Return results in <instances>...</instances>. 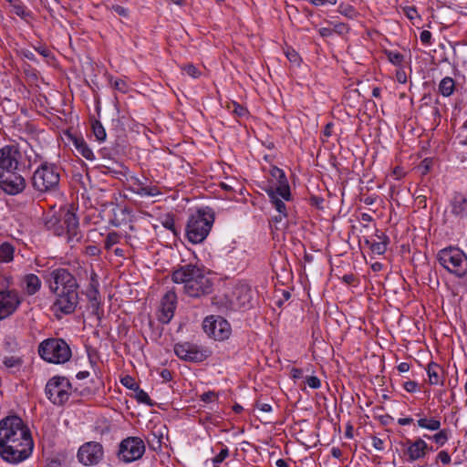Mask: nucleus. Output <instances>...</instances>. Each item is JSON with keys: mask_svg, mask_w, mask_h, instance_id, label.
Here are the masks:
<instances>
[{"mask_svg": "<svg viewBox=\"0 0 467 467\" xmlns=\"http://www.w3.org/2000/svg\"><path fill=\"white\" fill-rule=\"evenodd\" d=\"M310 1L315 5H335L337 4V0H310Z\"/></svg>", "mask_w": 467, "mask_h": 467, "instance_id": "4d7b16f0", "label": "nucleus"}, {"mask_svg": "<svg viewBox=\"0 0 467 467\" xmlns=\"http://www.w3.org/2000/svg\"><path fill=\"white\" fill-rule=\"evenodd\" d=\"M121 383L127 387L128 389H138V384L136 383V381L134 380L133 378H131L130 376H126L124 377L122 379H121Z\"/></svg>", "mask_w": 467, "mask_h": 467, "instance_id": "37998d69", "label": "nucleus"}, {"mask_svg": "<svg viewBox=\"0 0 467 467\" xmlns=\"http://www.w3.org/2000/svg\"><path fill=\"white\" fill-rule=\"evenodd\" d=\"M120 235L116 232H110L108 234L104 245L107 250L111 249V247L119 242Z\"/></svg>", "mask_w": 467, "mask_h": 467, "instance_id": "e433bc0d", "label": "nucleus"}, {"mask_svg": "<svg viewBox=\"0 0 467 467\" xmlns=\"http://www.w3.org/2000/svg\"><path fill=\"white\" fill-rule=\"evenodd\" d=\"M21 154L14 145H6L0 149V169L2 171L16 170Z\"/></svg>", "mask_w": 467, "mask_h": 467, "instance_id": "dca6fc26", "label": "nucleus"}, {"mask_svg": "<svg viewBox=\"0 0 467 467\" xmlns=\"http://www.w3.org/2000/svg\"><path fill=\"white\" fill-rule=\"evenodd\" d=\"M431 438L437 444H439L440 446H442L448 441V431L441 430L439 432H437L436 434H434Z\"/></svg>", "mask_w": 467, "mask_h": 467, "instance_id": "ea45409f", "label": "nucleus"}, {"mask_svg": "<svg viewBox=\"0 0 467 467\" xmlns=\"http://www.w3.org/2000/svg\"><path fill=\"white\" fill-rule=\"evenodd\" d=\"M49 288L57 296L54 309L68 315L78 304V284L75 276L65 268L54 269L49 274Z\"/></svg>", "mask_w": 467, "mask_h": 467, "instance_id": "f03ea898", "label": "nucleus"}, {"mask_svg": "<svg viewBox=\"0 0 467 467\" xmlns=\"http://www.w3.org/2000/svg\"><path fill=\"white\" fill-rule=\"evenodd\" d=\"M205 334L214 340L223 341L230 337L232 327L229 322L221 316H208L202 322Z\"/></svg>", "mask_w": 467, "mask_h": 467, "instance_id": "1a4fd4ad", "label": "nucleus"}, {"mask_svg": "<svg viewBox=\"0 0 467 467\" xmlns=\"http://www.w3.org/2000/svg\"><path fill=\"white\" fill-rule=\"evenodd\" d=\"M182 69L191 77L197 78L200 77V70L192 64L185 65Z\"/></svg>", "mask_w": 467, "mask_h": 467, "instance_id": "a19ab883", "label": "nucleus"}, {"mask_svg": "<svg viewBox=\"0 0 467 467\" xmlns=\"http://www.w3.org/2000/svg\"><path fill=\"white\" fill-rule=\"evenodd\" d=\"M214 223V213L210 208L199 209L192 213L186 225V237L192 244H201L208 236Z\"/></svg>", "mask_w": 467, "mask_h": 467, "instance_id": "20e7f679", "label": "nucleus"}, {"mask_svg": "<svg viewBox=\"0 0 467 467\" xmlns=\"http://www.w3.org/2000/svg\"><path fill=\"white\" fill-rule=\"evenodd\" d=\"M77 457L83 465H96L102 461L104 450L99 442L88 441L79 447Z\"/></svg>", "mask_w": 467, "mask_h": 467, "instance_id": "9b49d317", "label": "nucleus"}, {"mask_svg": "<svg viewBox=\"0 0 467 467\" xmlns=\"http://www.w3.org/2000/svg\"><path fill=\"white\" fill-rule=\"evenodd\" d=\"M379 241H373L370 244V249L373 253L377 254H383L387 250V241L388 237L383 234L380 233V235H377Z\"/></svg>", "mask_w": 467, "mask_h": 467, "instance_id": "a878e982", "label": "nucleus"}, {"mask_svg": "<svg viewBox=\"0 0 467 467\" xmlns=\"http://www.w3.org/2000/svg\"><path fill=\"white\" fill-rule=\"evenodd\" d=\"M3 364L7 369L19 370L23 365V359L17 356H5L3 358Z\"/></svg>", "mask_w": 467, "mask_h": 467, "instance_id": "cd10ccee", "label": "nucleus"}, {"mask_svg": "<svg viewBox=\"0 0 467 467\" xmlns=\"http://www.w3.org/2000/svg\"><path fill=\"white\" fill-rule=\"evenodd\" d=\"M292 377L294 379H300L302 377L303 371L300 368H292L291 370Z\"/></svg>", "mask_w": 467, "mask_h": 467, "instance_id": "774afa93", "label": "nucleus"}, {"mask_svg": "<svg viewBox=\"0 0 467 467\" xmlns=\"http://www.w3.org/2000/svg\"><path fill=\"white\" fill-rule=\"evenodd\" d=\"M12 12L19 17L26 19L30 16V12L26 10V6L23 5L21 0H16V3L12 4Z\"/></svg>", "mask_w": 467, "mask_h": 467, "instance_id": "2f4dec72", "label": "nucleus"}, {"mask_svg": "<svg viewBox=\"0 0 467 467\" xmlns=\"http://www.w3.org/2000/svg\"><path fill=\"white\" fill-rule=\"evenodd\" d=\"M372 446L377 451H383L384 450V441L380 438L373 436L372 437Z\"/></svg>", "mask_w": 467, "mask_h": 467, "instance_id": "603ef678", "label": "nucleus"}, {"mask_svg": "<svg viewBox=\"0 0 467 467\" xmlns=\"http://www.w3.org/2000/svg\"><path fill=\"white\" fill-rule=\"evenodd\" d=\"M451 213L459 221L467 219V197L459 192L450 201Z\"/></svg>", "mask_w": 467, "mask_h": 467, "instance_id": "6ab92c4d", "label": "nucleus"}, {"mask_svg": "<svg viewBox=\"0 0 467 467\" xmlns=\"http://www.w3.org/2000/svg\"><path fill=\"white\" fill-rule=\"evenodd\" d=\"M111 10H113L114 12H116L119 16H121L123 17H127L128 15H129V11L127 8L123 7V6H120L119 5H113L111 6Z\"/></svg>", "mask_w": 467, "mask_h": 467, "instance_id": "de8ad7c7", "label": "nucleus"}, {"mask_svg": "<svg viewBox=\"0 0 467 467\" xmlns=\"http://www.w3.org/2000/svg\"><path fill=\"white\" fill-rule=\"evenodd\" d=\"M386 55L389 61L395 66H399L404 61V56L399 52L386 51Z\"/></svg>", "mask_w": 467, "mask_h": 467, "instance_id": "58836bf2", "label": "nucleus"}, {"mask_svg": "<svg viewBox=\"0 0 467 467\" xmlns=\"http://www.w3.org/2000/svg\"><path fill=\"white\" fill-rule=\"evenodd\" d=\"M407 444V455L409 460L411 462L425 457L427 451H429L427 443L420 438H418L414 441H408Z\"/></svg>", "mask_w": 467, "mask_h": 467, "instance_id": "412c9836", "label": "nucleus"}, {"mask_svg": "<svg viewBox=\"0 0 467 467\" xmlns=\"http://www.w3.org/2000/svg\"><path fill=\"white\" fill-rule=\"evenodd\" d=\"M202 269L192 264L185 265L175 269L171 275V279L176 284H183V290L186 293L187 285L190 282L198 277Z\"/></svg>", "mask_w": 467, "mask_h": 467, "instance_id": "f3484780", "label": "nucleus"}, {"mask_svg": "<svg viewBox=\"0 0 467 467\" xmlns=\"http://www.w3.org/2000/svg\"><path fill=\"white\" fill-rule=\"evenodd\" d=\"M215 394L214 392H212V391H209V392H205L202 395V400L205 401V402H210L213 400V399L214 398Z\"/></svg>", "mask_w": 467, "mask_h": 467, "instance_id": "e2e57ef3", "label": "nucleus"}, {"mask_svg": "<svg viewBox=\"0 0 467 467\" xmlns=\"http://www.w3.org/2000/svg\"><path fill=\"white\" fill-rule=\"evenodd\" d=\"M455 89V82L454 80L450 78L446 77L442 78L439 84V91L441 94L444 97L451 96Z\"/></svg>", "mask_w": 467, "mask_h": 467, "instance_id": "393cba45", "label": "nucleus"}, {"mask_svg": "<svg viewBox=\"0 0 467 467\" xmlns=\"http://www.w3.org/2000/svg\"><path fill=\"white\" fill-rule=\"evenodd\" d=\"M47 230L54 234L61 236L67 234L68 243L78 242L81 234L78 231V220L74 213L67 209H60L58 212H48L44 218Z\"/></svg>", "mask_w": 467, "mask_h": 467, "instance_id": "7ed1b4c3", "label": "nucleus"}, {"mask_svg": "<svg viewBox=\"0 0 467 467\" xmlns=\"http://www.w3.org/2000/svg\"><path fill=\"white\" fill-rule=\"evenodd\" d=\"M0 187L6 193L16 195L24 191L26 181L15 170L5 171L0 172Z\"/></svg>", "mask_w": 467, "mask_h": 467, "instance_id": "f8f14e48", "label": "nucleus"}, {"mask_svg": "<svg viewBox=\"0 0 467 467\" xmlns=\"http://www.w3.org/2000/svg\"><path fill=\"white\" fill-rule=\"evenodd\" d=\"M134 391L135 398L139 402L147 404L149 406H153V403L151 402L150 398L146 391L140 389L139 387L137 389H134Z\"/></svg>", "mask_w": 467, "mask_h": 467, "instance_id": "4c0bfd02", "label": "nucleus"}, {"mask_svg": "<svg viewBox=\"0 0 467 467\" xmlns=\"http://www.w3.org/2000/svg\"><path fill=\"white\" fill-rule=\"evenodd\" d=\"M22 303V297L16 290L0 291V320L13 315Z\"/></svg>", "mask_w": 467, "mask_h": 467, "instance_id": "4468645a", "label": "nucleus"}, {"mask_svg": "<svg viewBox=\"0 0 467 467\" xmlns=\"http://www.w3.org/2000/svg\"><path fill=\"white\" fill-rule=\"evenodd\" d=\"M10 286V282L5 275H0V291L2 289H7Z\"/></svg>", "mask_w": 467, "mask_h": 467, "instance_id": "bf43d9fd", "label": "nucleus"}, {"mask_svg": "<svg viewBox=\"0 0 467 467\" xmlns=\"http://www.w3.org/2000/svg\"><path fill=\"white\" fill-rule=\"evenodd\" d=\"M409 369H410V364L407 362H401L398 366V370L400 372H407V371H409Z\"/></svg>", "mask_w": 467, "mask_h": 467, "instance_id": "338daca9", "label": "nucleus"}, {"mask_svg": "<svg viewBox=\"0 0 467 467\" xmlns=\"http://www.w3.org/2000/svg\"><path fill=\"white\" fill-rule=\"evenodd\" d=\"M71 384L65 377H53L46 385L47 399L55 405H63L70 396Z\"/></svg>", "mask_w": 467, "mask_h": 467, "instance_id": "6e6552de", "label": "nucleus"}, {"mask_svg": "<svg viewBox=\"0 0 467 467\" xmlns=\"http://www.w3.org/2000/svg\"><path fill=\"white\" fill-rule=\"evenodd\" d=\"M332 33H333V30L331 28L322 27L319 29V34L323 37L330 36H332Z\"/></svg>", "mask_w": 467, "mask_h": 467, "instance_id": "0e129e2a", "label": "nucleus"}, {"mask_svg": "<svg viewBox=\"0 0 467 467\" xmlns=\"http://www.w3.org/2000/svg\"><path fill=\"white\" fill-rule=\"evenodd\" d=\"M420 39L424 45H430L431 40V33L428 30L421 31Z\"/></svg>", "mask_w": 467, "mask_h": 467, "instance_id": "3c124183", "label": "nucleus"}, {"mask_svg": "<svg viewBox=\"0 0 467 467\" xmlns=\"http://www.w3.org/2000/svg\"><path fill=\"white\" fill-rule=\"evenodd\" d=\"M438 460L443 464H449L451 462V456L445 451H441L437 455Z\"/></svg>", "mask_w": 467, "mask_h": 467, "instance_id": "8fccbe9b", "label": "nucleus"}, {"mask_svg": "<svg viewBox=\"0 0 467 467\" xmlns=\"http://www.w3.org/2000/svg\"><path fill=\"white\" fill-rule=\"evenodd\" d=\"M111 85L115 89L122 93H126L128 91V85L122 79L117 78L114 81H111Z\"/></svg>", "mask_w": 467, "mask_h": 467, "instance_id": "79ce46f5", "label": "nucleus"}, {"mask_svg": "<svg viewBox=\"0 0 467 467\" xmlns=\"http://www.w3.org/2000/svg\"><path fill=\"white\" fill-rule=\"evenodd\" d=\"M256 408L263 412H270L272 410L271 405L266 404V403H262L259 401L256 402Z\"/></svg>", "mask_w": 467, "mask_h": 467, "instance_id": "13d9d810", "label": "nucleus"}, {"mask_svg": "<svg viewBox=\"0 0 467 467\" xmlns=\"http://www.w3.org/2000/svg\"><path fill=\"white\" fill-rule=\"evenodd\" d=\"M438 261L447 271L457 276L467 274V256L459 248L448 247L441 250Z\"/></svg>", "mask_w": 467, "mask_h": 467, "instance_id": "0eeeda50", "label": "nucleus"}, {"mask_svg": "<svg viewBox=\"0 0 467 467\" xmlns=\"http://www.w3.org/2000/svg\"><path fill=\"white\" fill-rule=\"evenodd\" d=\"M73 145L77 151L87 160H94V154L92 150L88 147L87 142L82 138H75L73 140Z\"/></svg>", "mask_w": 467, "mask_h": 467, "instance_id": "b1692460", "label": "nucleus"}, {"mask_svg": "<svg viewBox=\"0 0 467 467\" xmlns=\"http://www.w3.org/2000/svg\"><path fill=\"white\" fill-rule=\"evenodd\" d=\"M417 388H418V383L416 381L409 380L404 383V389L408 392H410V393L415 392Z\"/></svg>", "mask_w": 467, "mask_h": 467, "instance_id": "864d4df0", "label": "nucleus"}, {"mask_svg": "<svg viewBox=\"0 0 467 467\" xmlns=\"http://www.w3.org/2000/svg\"><path fill=\"white\" fill-rule=\"evenodd\" d=\"M213 291V282L205 275L203 270L200 271L198 277L190 282L187 285L186 294L192 297H200L210 294Z\"/></svg>", "mask_w": 467, "mask_h": 467, "instance_id": "2eb2a0df", "label": "nucleus"}, {"mask_svg": "<svg viewBox=\"0 0 467 467\" xmlns=\"http://www.w3.org/2000/svg\"><path fill=\"white\" fill-rule=\"evenodd\" d=\"M145 452V443L140 437H128L119 447L118 457L124 462H132L142 457Z\"/></svg>", "mask_w": 467, "mask_h": 467, "instance_id": "9d476101", "label": "nucleus"}, {"mask_svg": "<svg viewBox=\"0 0 467 467\" xmlns=\"http://www.w3.org/2000/svg\"><path fill=\"white\" fill-rule=\"evenodd\" d=\"M161 377L163 379L164 381H170L172 379L171 372L169 369H162L161 371Z\"/></svg>", "mask_w": 467, "mask_h": 467, "instance_id": "052dcab7", "label": "nucleus"}, {"mask_svg": "<svg viewBox=\"0 0 467 467\" xmlns=\"http://www.w3.org/2000/svg\"><path fill=\"white\" fill-rule=\"evenodd\" d=\"M14 257V247L8 244L4 243L0 245V261L1 262H10Z\"/></svg>", "mask_w": 467, "mask_h": 467, "instance_id": "c756f323", "label": "nucleus"}, {"mask_svg": "<svg viewBox=\"0 0 467 467\" xmlns=\"http://www.w3.org/2000/svg\"><path fill=\"white\" fill-rule=\"evenodd\" d=\"M162 225L168 229V230H171V232H173L175 234H176V231H175V223H174V219L171 216H168L166 217L163 221H162Z\"/></svg>", "mask_w": 467, "mask_h": 467, "instance_id": "49530a36", "label": "nucleus"}, {"mask_svg": "<svg viewBox=\"0 0 467 467\" xmlns=\"http://www.w3.org/2000/svg\"><path fill=\"white\" fill-rule=\"evenodd\" d=\"M174 353L179 358L190 362H202L208 357L205 350L190 342L176 343Z\"/></svg>", "mask_w": 467, "mask_h": 467, "instance_id": "ddd939ff", "label": "nucleus"}, {"mask_svg": "<svg viewBox=\"0 0 467 467\" xmlns=\"http://www.w3.org/2000/svg\"><path fill=\"white\" fill-rule=\"evenodd\" d=\"M134 192L140 196H149L153 197L157 196L161 193L160 190L156 186H143L140 184L135 190Z\"/></svg>", "mask_w": 467, "mask_h": 467, "instance_id": "c85d7f7f", "label": "nucleus"}, {"mask_svg": "<svg viewBox=\"0 0 467 467\" xmlns=\"http://www.w3.org/2000/svg\"><path fill=\"white\" fill-rule=\"evenodd\" d=\"M32 186L39 192L56 191L60 182V169L54 163L43 162L33 173Z\"/></svg>", "mask_w": 467, "mask_h": 467, "instance_id": "39448f33", "label": "nucleus"}, {"mask_svg": "<svg viewBox=\"0 0 467 467\" xmlns=\"http://www.w3.org/2000/svg\"><path fill=\"white\" fill-rule=\"evenodd\" d=\"M272 177L276 180L277 186L274 187L275 190L279 192V195L283 198V200L289 201L291 198L290 187L287 182L286 177L283 170L273 167L270 171Z\"/></svg>", "mask_w": 467, "mask_h": 467, "instance_id": "aec40b11", "label": "nucleus"}, {"mask_svg": "<svg viewBox=\"0 0 467 467\" xmlns=\"http://www.w3.org/2000/svg\"><path fill=\"white\" fill-rule=\"evenodd\" d=\"M177 304V296L173 291H168L161 302L160 313L158 319L162 324H168L174 316V310Z\"/></svg>", "mask_w": 467, "mask_h": 467, "instance_id": "a211bd4d", "label": "nucleus"}, {"mask_svg": "<svg viewBox=\"0 0 467 467\" xmlns=\"http://www.w3.org/2000/svg\"><path fill=\"white\" fill-rule=\"evenodd\" d=\"M87 296L88 298V300L90 302H92V306L94 307L95 306H99V292L97 288V285L95 284H90L89 285V287L87 291Z\"/></svg>", "mask_w": 467, "mask_h": 467, "instance_id": "72a5a7b5", "label": "nucleus"}, {"mask_svg": "<svg viewBox=\"0 0 467 467\" xmlns=\"http://www.w3.org/2000/svg\"><path fill=\"white\" fill-rule=\"evenodd\" d=\"M440 370H441V368L437 364H435V363L429 364L427 372H428V376H429V382L431 385H437L440 383V375H439Z\"/></svg>", "mask_w": 467, "mask_h": 467, "instance_id": "7c9ffc66", "label": "nucleus"}, {"mask_svg": "<svg viewBox=\"0 0 467 467\" xmlns=\"http://www.w3.org/2000/svg\"><path fill=\"white\" fill-rule=\"evenodd\" d=\"M306 383L311 389H318L321 385L320 379L316 376H309L306 379Z\"/></svg>", "mask_w": 467, "mask_h": 467, "instance_id": "a18cd8bd", "label": "nucleus"}, {"mask_svg": "<svg viewBox=\"0 0 467 467\" xmlns=\"http://www.w3.org/2000/svg\"><path fill=\"white\" fill-rule=\"evenodd\" d=\"M396 79L399 83L404 84L407 82V75L403 69H399L396 72Z\"/></svg>", "mask_w": 467, "mask_h": 467, "instance_id": "6e6d98bb", "label": "nucleus"}, {"mask_svg": "<svg viewBox=\"0 0 467 467\" xmlns=\"http://www.w3.org/2000/svg\"><path fill=\"white\" fill-rule=\"evenodd\" d=\"M417 423L419 427L430 431H437L441 427V421L436 418H420Z\"/></svg>", "mask_w": 467, "mask_h": 467, "instance_id": "bb28decb", "label": "nucleus"}, {"mask_svg": "<svg viewBox=\"0 0 467 467\" xmlns=\"http://www.w3.org/2000/svg\"><path fill=\"white\" fill-rule=\"evenodd\" d=\"M31 431L24 420L16 415H9L0 420V456L7 462L19 463L33 451Z\"/></svg>", "mask_w": 467, "mask_h": 467, "instance_id": "f257e3e1", "label": "nucleus"}, {"mask_svg": "<svg viewBox=\"0 0 467 467\" xmlns=\"http://www.w3.org/2000/svg\"><path fill=\"white\" fill-rule=\"evenodd\" d=\"M228 109L232 111V113L239 118H244L248 115V110L236 102H231V104L228 106Z\"/></svg>", "mask_w": 467, "mask_h": 467, "instance_id": "f704fd0d", "label": "nucleus"}, {"mask_svg": "<svg viewBox=\"0 0 467 467\" xmlns=\"http://www.w3.org/2000/svg\"><path fill=\"white\" fill-rule=\"evenodd\" d=\"M92 130L99 141H103L106 139V131L102 124L99 120L92 122Z\"/></svg>", "mask_w": 467, "mask_h": 467, "instance_id": "473e14b6", "label": "nucleus"}, {"mask_svg": "<svg viewBox=\"0 0 467 467\" xmlns=\"http://www.w3.org/2000/svg\"><path fill=\"white\" fill-rule=\"evenodd\" d=\"M41 281L37 275L34 274L26 275L22 279V288L28 296H33L39 291Z\"/></svg>", "mask_w": 467, "mask_h": 467, "instance_id": "4be33fe9", "label": "nucleus"}, {"mask_svg": "<svg viewBox=\"0 0 467 467\" xmlns=\"http://www.w3.org/2000/svg\"><path fill=\"white\" fill-rule=\"evenodd\" d=\"M229 455L228 448H223L221 451L213 459L214 464H219L223 462L226 457Z\"/></svg>", "mask_w": 467, "mask_h": 467, "instance_id": "c03bdc74", "label": "nucleus"}, {"mask_svg": "<svg viewBox=\"0 0 467 467\" xmlns=\"http://www.w3.org/2000/svg\"><path fill=\"white\" fill-rule=\"evenodd\" d=\"M39 356L49 363L64 364L71 358V349L61 338H47L38 347Z\"/></svg>", "mask_w": 467, "mask_h": 467, "instance_id": "423d86ee", "label": "nucleus"}, {"mask_svg": "<svg viewBox=\"0 0 467 467\" xmlns=\"http://www.w3.org/2000/svg\"><path fill=\"white\" fill-rule=\"evenodd\" d=\"M287 216V213H278L277 215H274L272 217V221L275 223H279L283 221L284 218H285Z\"/></svg>", "mask_w": 467, "mask_h": 467, "instance_id": "680f3d73", "label": "nucleus"}, {"mask_svg": "<svg viewBox=\"0 0 467 467\" xmlns=\"http://www.w3.org/2000/svg\"><path fill=\"white\" fill-rule=\"evenodd\" d=\"M332 127H333V123L329 122L326 125L324 130H323V134L324 136L326 137H330L331 134H332Z\"/></svg>", "mask_w": 467, "mask_h": 467, "instance_id": "69168bd1", "label": "nucleus"}, {"mask_svg": "<svg viewBox=\"0 0 467 467\" xmlns=\"http://www.w3.org/2000/svg\"><path fill=\"white\" fill-rule=\"evenodd\" d=\"M332 30H333V32L342 35V34L348 32V28L347 25H345L343 23H339V24H336Z\"/></svg>", "mask_w": 467, "mask_h": 467, "instance_id": "5fc2aeb1", "label": "nucleus"}, {"mask_svg": "<svg viewBox=\"0 0 467 467\" xmlns=\"http://www.w3.org/2000/svg\"><path fill=\"white\" fill-rule=\"evenodd\" d=\"M271 203L275 206L277 213H286V206L283 202V198L279 195V192L275 190L274 186H269L265 189Z\"/></svg>", "mask_w": 467, "mask_h": 467, "instance_id": "5701e85b", "label": "nucleus"}, {"mask_svg": "<svg viewBox=\"0 0 467 467\" xmlns=\"http://www.w3.org/2000/svg\"><path fill=\"white\" fill-rule=\"evenodd\" d=\"M338 12L343 15L344 16L353 19L357 16L358 13L356 12L355 8L350 5H343L341 4L338 6Z\"/></svg>", "mask_w": 467, "mask_h": 467, "instance_id": "c9c22d12", "label": "nucleus"}, {"mask_svg": "<svg viewBox=\"0 0 467 467\" xmlns=\"http://www.w3.org/2000/svg\"><path fill=\"white\" fill-rule=\"evenodd\" d=\"M458 138H460V143L463 145H467V128H465V124L463 123L461 130L458 134Z\"/></svg>", "mask_w": 467, "mask_h": 467, "instance_id": "09e8293b", "label": "nucleus"}]
</instances>
